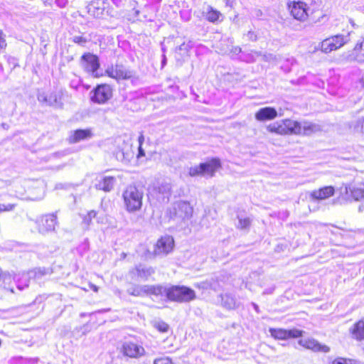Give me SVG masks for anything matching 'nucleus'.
Segmentation results:
<instances>
[{
  "label": "nucleus",
  "instance_id": "54",
  "mask_svg": "<svg viewBox=\"0 0 364 364\" xmlns=\"http://www.w3.org/2000/svg\"><path fill=\"white\" fill-rule=\"evenodd\" d=\"M38 272L39 273H41V274H43V273L41 272V269H38Z\"/></svg>",
  "mask_w": 364,
  "mask_h": 364
},
{
  "label": "nucleus",
  "instance_id": "44",
  "mask_svg": "<svg viewBox=\"0 0 364 364\" xmlns=\"http://www.w3.org/2000/svg\"><path fill=\"white\" fill-rule=\"evenodd\" d=\"M263 58L264 59V60L270 62L272 60H274L275 59V57L272 54H265L263 55Z\"/></svg>",
  "mask_w": 364,
  "mask_h": 364
},
{
  "label": "nucleus",
  "instance_id": "7",
  "mask_svg": "<svg viewBox=\"0 0 364 364\" xmlns=\"http://www.w3.org/2000/svg\"><path fill=\"white\" fill-rule=\"evenodd\" d=\"M81 65L83 69L87 73L92 74L93 77H97L100 76L97 73L100 63L97 55L90 53L84 54L81 57Z\"/></svg>",
  "mask_w": 364,
  "mask_h": 364
},
{
  "label": "nucleus",
  "instance_id": "35",
  "mask_svg": "<svg viewBox=\"0 0 364 364\" xmlns=\"http://www.w3.org/2000/svg\"><path fill=\"white\" fill-rule=\"evenodd\" d=\"M333 364H360V363L353 359L337 358L333 361Z\"/></svg>",
  "mask_w": 364,
  "mask_h": 364
},
{
  "label": "nucleus",
  "instance_id": "47",
  "mask_svg": "<svg viewBox=\"0 0 364 364\" xmlns=\"http://www.w3.org/2000/svg\"><path fill=\"white\" fill-rule=\"evenodd\" d=\"M232 52L235 54H238L241 52V48L240 47H235L232 49Z\"/></svg>",
  "mask_w": 364,
  "mask_h": 364
},
{
  "label": "nucleus",
  "instance_id": "22",
  "mask_svg": "<svg viewBox=\"0 0 364 364\" xmlns=\"http://www.w3.org/2000/svg\"><path fill=\"white\" fill-rule=\"evenodd\" d=\"M350 332L355 339H364V318L355 323L350 329Z\"/></svg>",
  "mask_w": 364,
  "mask_h": 364
},
{
  "label": "nucleus",
  "instance_id": "43",
  "mask_svg": "<svg viewBox=\"0 0 364 364\" xmlns=\"http://www.w3.org/2000/svg\"><path fill=\"white\" fill-rule=\"evenodd\" d=\"M355 128L357 131L364 132V118L357 122Z\"/></svg>",
  "mask_w": 364,
  "mask_h": 364
},
{
  "label": "nucleus",
  "instance_id": "34",
  "mask_svg": "<svg viewBox=\"0 0 364 364\" xmlns=\"http://www.w3.org/2000/svg\"><path fill=\"white\" fill-rule=\"evenodd\" d=\"M154 327L161 333H166L168 330V325L163 321H157L154 322Z\"/></svg>",
  "mask_w": 364,
  "mask_h": 364
},
{
  "label": "nucleus",
  "instance_id": "6",
  "mask_svg": "<svg viewBox=\"0 0 364 364\" xmlns=\"http://www.w3.org/2000/svg\"><path fill=\"white\" fill-rule=\"evenodd\" d=\"M349 41V36L341 34L332 36L324 39L321 43V50L325 53H329L343 46Z\"/></svg>",
  "mask_w": 364,
  "mask_h": 364
},
{
  "label": "nucleus",
  "instance_id": "52",
  "mask_svg": "<svg viewBox=\"0 0 364 364\" xmlns=\"http://www.w3.org/2000/svg\"><path fill=\"white\" fill-rule=\"evenodd\" d=\"M185 46V44H184V43H183V44H182L181 46H180L179 49H180V50H182V49H183V46Z\"/></svg>",
  "mask_w": 364,
  "mask_h": 364
},
{
  "label": "nucleus",
  "instance_id": "15",
  "mask_svg": "<svg viewBox=\"0 0 364 364\" xmlns=\"http://www.w3.org/2000/svg\"><path fill=\"white\" fill-rule=\"evenodd\" d=\"M296 132L295 135H311L314 133L321 131V127L318 124L310 122H299L296 121Z\"/></svg>",
  "mask_w": 364,
  "mask_h": 364
},
{
  "label": "nucleus",
  "instance_id": "5",
  "mask_svg": "<svg viewBox=\"0 0 364 364\" xmlns=\"http://www.w3.org/2000/svg\"><path fill=\"white\" fill-rule=\"evenodd\" d=\"M105 74L117 81L132 80L134 77V72L122 64L108 66L105 70Z\"/></svg>",
  "mask_w": 364,
  "mask_h": 364
},
{
  "label": "nucleus",
  "instance_id": "39",
  "mask_svg": "<svg viewBox=\"0 0 364 364\" xmlns=\"http://www.w3.org/2000/svg\"><path fill=\"white\" fill-rule=\"evenodd\" d=\"M130 154L129 152H124L123 151H120L117 153V158L118 160L122 161H128L129 160Z\"/></svg>",
  "mask_w": 364,
  "mask_h": 364
},
{
  "label": "nucleus",
  "instance_id": "17",
  "mask_svg": "<svg viewBox=\"0 0 364 364\" xmlns=\"http://www.w3.org/2000/svg\"><path fill=\"white\" fill-rule=\"evenodd\" d=\"M278 116L277 111L272 107H265L260 108L255 114L256 120L259 122H265L273 120Z\"/></svg>",
  "mask_w": 364,
  "mask_h": 364
},
{
  "label": "nucleus",
  "instance_id": "14",
  "mask_svg": "<svg viewBox=\"0 0 364 364\" xmlns=\"http://www.w3.org/2000/svg\"><path fill=\"white\" fill-rule=\"evenodd\" d=\"M299 344L314 352L328 353L330 351V348L328 346L323 345L316 339L311 338L300 339Z\"/></svg>",
  "mask_w": 364,
  "mask_h": 364
},
{
  "label": "nucleus",
  "instance_id": "10",
  "mask_svg": "<svg viewBox=\"0 0 364 364\" xmlns=\"http://www.w3.org/2000/svg\"><path fill=\"white\" fill-rule=\"evenodd\" d=\"M174 241L171 236L161 237L154 246L155 255H165L169 253L173 247Z\"/></svg>",
  "mask_w": 364,
  "mask_h": 364
},
{
  "label": "nucleus",
  "instance_id": "21",
  "mask_svg": "<svg viewBox=\"0 0 364 364\" xmlns=\"http://www.w3.org/2000/svg\"><path fill=\"white\" fill-rule=\"evenodd\" d=\"M92 131L89 129H77L70 134L69 137V141L71 143H77L82 140L90 139L92 137Z\"/></svg>",
  "mask_w": 364,
  "mask_h": 364
},
{
  "label": "nucleus",
  "instance_id": "11",
  "mask_svg": "<svg viewBox=\"0 0 364 364\" xmlns=\"http://www.w3.org/2000/svg\"><path fill=\"white\" fill-rule=\"evenodd\" d=\"M289 8L294 18L300 21H305L308 18V6L305 3L294 1L289 6Z\"/></svg>",
  "mask_w": 364,
  "mask_h": 364
},
{
  "label": "nucleus",
  "instance_id": "53",
  "mask_svg": "<svg viewBox=\"0 0 364 364\" xmlns=\"http://www.w3.org/2000/svg\"><path fill=\"white\" fill-rule=\"evenodd\" d=\"M255 54L257 56L259 55V53H257V52H255Z\"/></svg>",
  "mask_w": 364,
  "mask_h": 364
},
{
  "label": "nucleus",
  "instance_id": "16",
  "mask_svg": "<svg viewBox=\"0 0 364 364\" xmlns=\"http://www.w3.org/2000/svg\"><path fill=\"white\" fill-rule=\"evenodd\" d=\"M97 182L95 184V187L97 190H101L105 192H110L116 183V178L109 176L100 175L96 178Z\"/></svg>",
  "mask_w": 364,
  "mask_h": 364
},
{
  "label": "nucleus",
  "instance_id": "45",
  "mask_svg": "<svg viewBox=\"0 0 364 364\" xmlns=\"http://www.w3.org/2000/svg\"><path fill=\"white\" fill-rule=\"evenodd\" d=\"M139 149V152H138L137 158L139 159L140 157L144 156H145V151L142 149V146H139V149Z\"/></svg>",
  "mask_w": 364,
  "mask_h": 364
},
{
  "label": "nucleus",
  "instance_id": "40",
  "mask_svg": "<svg viewBox=\"0 0 364 364\" xmlns=\"http://www.w3.org/2000/svg\"><path fill=\"white\" fill-rule=\"evenodd\" d=\"M15 207H16V205L12 204V203H8V204L0 203V213L11 211L14 209Z\"/></svg>",
  "mask_w": 364,
  "mask_h": 364
},
{
  "label": "nucleus",
  "instance_id": "18",
  "mask_svg": "<svg viewBox=\"0 0 364 364\" xmlns=\"http://www.w3.org/2000/svg\"><path fill=\"white\" fill-rule=\"evenodd\" d=\"M56 224V217L53 215H48L43 217L38 221V230L41 233L54 230Z\"/></svg>",
  "mask_w": 364,
  "mask_h": 364
},
{
  "label": "nucleus",
  "instance_id": "46",
  "mask_svg": "<svg viewBox=\"0 0 364 364\" xmlns=\"http://www.w3.org/2000/svg\"><path fill=\"white\" fill-rule=\"evenodd\" d=\"M144 141V136L142 133H140L139 138H138L139 146H142Z\"/></svg>",
  "mask_w": 364,
  "mask_h": 364
},
{
  "label": "nucleus",
  "instance_id": "27",
  "mask_svg": "<svg viewBox=\"0 0 364 364\" xmlns=\"http://www.w3.org/2000/svg\"><path fill=\"white\" fill-rule=\"evenodd\" d=\"M137 274L139 277L147 279L149 277L154 273V270L151 267H146L143 265H139L136 267Z\"/></svg>",
  "mask_w": 364,
  "mask_h": 364
},
{
  "label": "nucleus",
  "instance_id": "26",
  "mask_svg": "<svg viewBox=\"0 0 364 364\" xmlns=\"http://www.w3.org/2000/svg\"><path fill=\"white\" fill-rule=\"evenodd\" d=\"M157 191L159 194L161 195V196L159 197L160 199H161L163 201L166 200H168L171 193V184L168 183H161L157 188Z\"/></svg>",
  "mask_w": 364,
  "mask_h": 364
},
{
  "label": "nucleus",
  "instance_id": "31",
  "mask_svg": "<svg viewBox=\"0 0 364 364\" xmlns=\"http://www.w3.org/2000/svg\"><path fill=\"white\" fill-rule=\"evenodd\" d=\"M222 16L221 13L218 11L214 10L212 7L208 6L206 11V18L210 22H215L219 20Z\"/></svg>",
  "mask_w": 364,
  "mask_h": 364
},
{
  "label": "nucleus",
  "instance_id": "4",
  "mask_svg": "<svg viewBox=\"0 0 364 364\" xmlns=\"http://www.w3.org/2000/svg\"><path fill=\"white\" fill-rule=\"evenodd\" d=\"M296 124V121L286 119L269 124L267 127V130L280 135L294 134V133H297Z\"/></svg>",
  "mask_w": 364,
  "mask_h": 364
},
{
  "label": "nucleus",
  "instance_id": "3",
  "mask_svg": "<svg viewBox=\"0 0 364 364\" xmlns=\"http://www.w3.org/2000/svg\"><path fill=\"white\" fill-rule=\"evenodd\" d=\"M193 210V207L188 202L180 200L172 205L168 214L170 218L173 220L184 221L192 217Z\"/></svg>",
  "mask_w": 364,
  "mask_h": 364
},
{
  "label": "nucleus",
  "instance_id": "9",
  "mask_svg": "<svg viewBox=\"0 0 364 364\" xmlns=\"http://www.w3.org/2000/svg\"><path fill=\"white\" fill-rule=\"evenodd\" d=\"M112 96V87L106 84L98 85L93 91L91 100L97 104H105Z\"/></svg>",
  "mask_w": 364,
  "mask_h": 364
},
{
  "label": "nucleus",
  "instance_id": "41",
  "mask_svg": "<svg viewBox=\"0 0 364 364\" xmlns=\"http://www.w3.org/2000/svg\"><path fill=\"white\" fill-rule=\"evenodd\" d=\"M154 364H173V363L168 358H161L156 359Z\"/></svg>",
  "mask_w": 364,
  "mask_h": 364
},
{
  "label": "nucleus",
  "instance_id": "28",
  "mask_svg": "<svg viewBox=\"0 0 364 364\" xmlns=\"http://www.w3.org/2000/svg\"><path fill=\"white\" fill-rule=\"evenodd\" d=\"M146 295L159 296L162 295L164 292H166L167 290L161 286L146 285Z\"/></svg>",
  "mask_w": 364,
  "mask_h": 364
},
{
  "label": "nucleus",
  "instance_id": "13",
  "mask_svg": "<svg viewBox=\"0 0 364 364\" xmlns=\"http://www.w3.org/2000/svg\"><path fill=\"white\" fill-rule=\"evenodd\" d=\"M269 333L272 337L279 340H285L289 338H299L302 336L303 331L299 329L285 330L282 328H270Z\"/></svg>",
  "mask_w": 364,
  "mask_h": 364
},
{
  "label": "nucleus",
  "instance_id": "37",
  "mask_svg": "<svg viewBox=\"0 0 364 364\" xmlns=\"http://www.w3.org/2000/svg\"><path fill=\"white\" fill-rule=\"evenodd\" d=\"M96 212L95 210H90L85 215L83 218V223L87 225H89L91 223L92 218L96 217Z\"/></svg>",
  "mask_w": 364,
  "mask_h": 364
},
{
  "label": "nucleus",
  "instance_id": "42",
  "mask_svg": "<svg viewBox=\"0 0 364 364\" xmlns=\"http://www.w3.org/2000/svg\"><path fill=\"white\" fill-rule=\"evenodd\" d=\"M5 34L3 31L0 29V49L5 48L6 47V42L5 39Z\"/></svg>",
  "mask_w": 364,
  "mask_h": 364
},
{
  "label": "nucleus",
  "instance_id": "8",
  "mask_svg": "<svg viewBox=\"0 0 364 364\" xmlns=\"http://www.w3.org/2000/svg\"><path fill=\"white\" fill-rule=\"evenodd\" d=\"M37 98L41 103L46 105L52 106L56 108H59L63 106L62 95L59 92H41L38 94Z\"/></svg>",
  "mask_w": 364,
  "mask_h": 364
},
{
  "label": "nucleus",
  "instance_id": "36",
  "mask_svg": "<svg viewBox=\"0 0 364 364\" xmlns=\"http://www.w3.org/2000/svg\"><path fill=\"white\" fill-rule=\"evenodd\" d=\"M239 222L237 225V228L243 230L247 229L250 227L251 224V220L249 218H238Z\"/></svg>",
  "mask_w": 364,
  "mask_h": 364
},
{
  "label": "nucleus",
  "instance_id": "50",
  "mask_svg": "<svg viewBox=\"0 0 364 364\" xmlns=\"http://www.w3.org/2000/svg\"><path fill=\"white\" fill-rule=\"evenodd\" d=\"M74 41L76 43L85 42V41L82 40V37H75Z\"/></svg>",
  "mask_w": 364,
  "mask_h": 364
},
{
  "label": "nucleus",
  "instance_id": "25",
  "mask_svg": "<svg viewBox=\"0 0 364 364\" xmlns=\"http://www.w3.org/2000/svg\"><path fill=\"white\" fill-rule=\"evenodd\" d=\"M0 279L4 283V288L10 291L11 293H14V288L11 287V284L13 280L16 282V274L13 276L9 272H4L0 275Z\"/></svg>",
  "mask_w": 364,
  "mask_h": 364
},
{
  "label": "nucleus",
  "instance_id": "24",
  "mask_svg": "<svg viewBox=\"0 0 364 364\" xmlns=\"http://www.w3.org/2000/svg\"><path fill=\"white\" fill-rule=\"evenodd\" d=\"M346 193L355 200H364V189L355 186L346 187Z\"/></svg>",
  "mask_w": 364,
  "mask_h": 364
},
{
  "label": "nucleus",
  "instance_id": "51",
  "mask_svg": "<svg viewBox=\"0 0 364 364\" xmlns=\"http://www.w3.org/2000/svg\"><path fill=\"white\" fill-rule=\"evenodd\" d=\"M253 307H254V309H255V311H258V309H259V307H258V306H257V304H253Z\"/></svg>",
  "mask_w": 364,
  "mask_h": 364
},
{
  "label": "nucleus",
  "instance_id": "30",
  "mask_svg": "<svg viewBox=\"0 0 364 364\" xmlns=\"http://www.w3.org/2000/svg\"><path fill=\"white\" fill-rule=\"evenodd\" d=\"M146 285L134 286L127 290L130 295L134 296H146Z\"/></svg>",
  "mask_w": 364,
  "mask_h": 364
},
{
  "label": "nucleus",
  "instance_id": "33",
  "mask_svg": "<svg viewBox=\"0 0 364 364\" xmlns=\"http://www.w3.org/2000/svg\"><path fill=\"white\" fill-rule=\"evenodd\" d=\"M188 174L192 177L203 176L202 164L190 167L188 169Z\"/></svg>",
  "mask_w": 364,
  "mask_h": 364
},
{
  "label": "nucleus",
  "instance_id": "23",
  "mask_svg": "<svg viewBox=\"0 0 364 364\" xmlns=\"http://www.w3.org/2000/svg\"><path fill=\"white\" fill-rule=\"evenodd\" d=\"M32 274H33V272L16 274V283L19 290H22L28 286L30 275Z\"/></svg>",
  "mask_w": 364,
  "mask_h": 364
},
{
  "label": "nucleus",
  "instance_id": "29",
  "mask_svg": "<svg viewBox=\"0 0 364 364\" xmlns=\"http://www.w3.org/2000/svg\"><path fill=\"white\" fill-rule=\"evenodd\" d=\"M222 305L228 309H232L235 307V300L233 296L230 294H224L221 296Z\"/></svg>",
  "mask_w": 364,
  "mask_h": 364
},
{
  "label": "nucleus",
  "instance_id": "1",
  "mask_svg": "<svg viewBox=\"0 0 364 364\" xmlns=\"http://www.w3.org/2000/svg\"><path fill=\"white\" fill-rule=\"evenodd\" d=\"M143 191L135 186H129L122 193L125 209L129 213L139 210L142 206Z\"/></svg>",
  "mask_w": 364,
  "mask_h": 364
},
{
  "label": "nucleus",
  "instance_id": "38",
  "mask_svg": "<svg viewBox=\"0 0 364 364\" xmlns=\"http://www.w3.org/2000/svg\"><path fill=\"white\" fill-rule=\"evenodd\" d=\"M14 191L16 192V197L20 198L22 196H23V194L26 191L24 186H23L22 185H21L19 183H16L14 186Z\"/></svg>",
  "mask_w": 364,
  "mask_h": 364
},
{
  "label": "nucleus",
  "instance_id": "2",
  "mask_svg": "<svg viewBox=\"0 0 364 364\" xmlns=\"http://www.w3.org/2000/svg\"><path fill=\"white\" fill-rule=\"evenodd\" d=\"M167 298L177 302H189L196 299L194 290L185 286H173L166 290Z\"/></svg>",
  "mask_w": 364,
  "mask_h": 364
},
{
  "label": "nucleus",
  "instance_id": "48",
  "mask_svg": "<svg viewBox=\"0 0 364 364\" xmlns=\"http://www.w3.org/2000/svg\"><path fill=\"white\" fill-rule=\"evenodd\" d=\"M114 4H115L117 6H120L122 3V0H112Z\"/></svg>",
  "mask_w": 364,
  "mask_h": 364
},
{
  "label": "nucleus",
  "instance_id": "19",
  "mask_svg": "<svg viewBox=\"0 0 364 364\" xmlns=\"http://www.w3.org/2000/svg\"><path fill=\"white\" fill-rule=\"evenodd\" d=\"M334 188L333 186H325L318 190L311 191L309 194L312 200H325L334 194Z\"/></svg>",
  "mask_w": 364,
  "mask_h": 364
},
{
  "label": "nucleus",
  "instance_id": "20",
  "mask_svg": "<svg viewBox=\"0 0 364 364\" xmlns=\"http://www.w3.org/2000/svg\"><path fill=\"white\" fill-rule=\"evenodd\" d=\"M203 176L213 177L216 171L220 167V161L218 159H212L205 163H201Z\"/></svg>",
  "mask_w": 364,
  "mask_h": 364
},
{
  "label": "nucleus",
  "instance_id": "12",
  "mask_svg": "<svg viewBox=\"0 0 364 364\" xmlns=\"http://www.w3.org/2000/svg\"><path fill=\"white\" fill-rule=\"evenodd\" d=\"M122 352L124 355L132 358H139L146 354L144 348L134 342H126L122 346Z\"/></svg>",
  "mask_w": 364,
  "mask_h": 364
},
{
  "label": "nucleus",
  "instance_id": "32",
  "mask_svg": "<svg viewBox=\"0 0 364 364\" xmlns=\"http://www.w3.org/2000/svg\"><path fill=\"white\" fill-rule=\"evenodd\" d=\"M95 4V2H92L91 4H90L87 6V11L88 13L90 14V15L95 17H98L100 15L102 14L103 9L97 7Z\"/></svg>",
  "mask_w": 364,
  "mask_h": 364
},
{
  "label": "nucleus",
  "instance_id": "49",
  "mask_svg": "<svg viewBox=\"0 0 364 364\" xmlns=\"http://www.w3.org/2000/svg\"><path fill=\"white\" fill-rule=\"evenodd\" d=\"M90 288H91V289H92L95 292H97V291H98L99 288H98L96 285H95V284H90Z\"/></svg>",
  "mask_w": 364,
  "mask_h": 364
}]
</instances>
